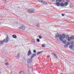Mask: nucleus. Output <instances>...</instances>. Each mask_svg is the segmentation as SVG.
<instances>
[{
  "label": "nucleus",
  "instance_id": "obj_4",
  "mask_svg": "<svg viewBox=\"0 0 74 74\" xmlns=\"http://www.w3.org/2000/svg\"><path fill=\"white\" fill-rule=\"evenodd\" d=\"M5 41V39L2 40H0V45H4L3 43H4Z\"/></svg>",
  "mask_w": 74,
  "mask_h": 74
},
{
  "label": "nucleus",
  "instance_id": "obj_9",
  "mask_svg": "<svg viewBox=\"0 0 74 74\" xmlns=\"http://www.w3.org/2000/svg\"><path fill=\"white\" fill-rule=\"evenodd\" d=\"M32 54V52L30 50H29L27 53V56H30Z\"/></svg>",
  "mask_w": 74,
  "mask_h": 74
},
{
  "label": "nucleus",
  "instance_id": "obj_25",
  "mask_svg": "<svg viewBox=\"0 0 74 74\" xmlns=\"http://www.w3.org/2000/svg\"><path fill=\"white\" fill-rule=\"evenodd\" d=\"M40 53V52H38L37 53V55H39Z\"/></svg>",
  "mask_w": 74,
  "mask_h": 74
},
{
  "label": "nucleus",
  "instance_id": "obj_18",
  "mask_svg": "<svg viewBox=\"0 0 74 74\" xmlns=\"http://www.w3.org/2000/svg\"><path fill=\"white\" fill-rule=\"evenodd\" d=\"M62 42L63 44H66V43H67V41H66V40H64Z\"/></svg>",
  "mask_w": 74,
  "mask_h": 74
},
{
  "label": "nucleus",
  "instance_id": "obj_3",
  "mask_svg": "<svg viewBox=\"0 0 74 74\" xmlns=\"http://www.w3.org/2000/svg\"><path fill=\"white\" fill-rule=\"evenodd\" d=\"M38 1L39 2H41L42 3V4H44V5H45L46 4H47V3L46 2L44 1H42L41 0H39Z\"/></svg>",
  "mask_w": 74,
  "mask_h": 74
},
{
  "label": "nucleus",
  "instance_id": "obj_1",
  "mask_svg": "<svg viewBox=\"0 0 74 74\" xmlns=\"http://www.w3.org/2000/svg\"><path fill=\"white\" fill-rule=\"evenodd\" d=\"M65 36L66 35L65 34H63L62 35L61 34H59V33H57L56 34L55 37L56 38H59L60 41H63V38H65Z\"/></svg>",
  "mask_w": 74,
  "mask_h": 74
},
{
  "label": "nucleus",
  "instance_id": "obj_5",
  "mask_svg": "<svg viewBox=\"0 0 74 74\" xmlns=\"http://www.w3.org/2000/svg\"><path fill=\"white\" fill-rule=\"evenodd\" d=\"M69 40H68L69 41H71V40H73L74 39V36H71V37L69 38Z\"/></svg>",
  "mask_w": 74,
  "mask_h": 74
},
{
  "label": "nucleus",
  "instance_id": "obj_17",
  "mask_svg": "<svg viewBox=\"0 0 74 74\" xmlns=\"http://www.w3.org/2000/svg\"><path fill=\"white\" fill-rule=\"evenodd\" d=\"M60 3L59 2H57L56 3V5H57V6H59L60 5Z\"/></svg>",
  "mask_w": 74,
  "mask_h": 74
},
{
  "label": "nucleus",
  "instance_id": "obj_33",
  "mask_svg": "<svg viewBox=\"0 0 74 74\" xmlns=\"http://www.w3.org/2000/svg\"><path fill=\"white\" fill-rule=\"evenodd\" d=\"M67 45H70V43H69L68 44H67Z\"/></svg>",
  "mask_w": 74,
  "mask_h": 74
},
{
  "label": "nucleus",
  "instance_id": "obj_2",
  "mask_svg": "<svg viewBox=\"0 0 74 74\" xmlns=\"http://www.w3.org/2000/svg\"><path fill=\"white\" fill-rule=\"evenodd\" d=\"M27 12L29 13V14H33L34 12V10H28L27 11Z\"/></svg>",
  "mask_w": 74,
  "mask_h": 74
},
{
  "label": "nucleus",
  "instance_id": "obj_14",
  "mask_svg": "<svg viewBox=\"0 0 74 74\" xmlns=\"http://www.w3.org/2000/svg\"><path fill=\"white\" fill-rule=\"evenodd\" d=\"M60 5L61 7H64V3H60Z\"/></svg>",
  "mask_w": 74,
  "mask_h": 74
},
{
  "label": "nucleus",
  "instance_id": "obj_32",
  "mask_svg": "<svg viewBox=\"0 0 74 74\" xmlns=\"http://www.w3.org/2000/svg\"><path fill=\"white\" fill-rule=\"evenodd\" d=\"M66 1H67V2H69L70 1V0H66Z\"/></svg>",
  "mask_w": 74,
  "mask_h": 74
},
{
  "label": "nucleus",
  "instance_id": "obj_24",
  "mask_svg": "<svg viewBox=\"0 0 74 74\" xmlns=\"http://www.w3.org/2000/svg\"><path fill=\"white\" fill-rule=\"evenodd\" d=\"M42 47H45V46L43 44L42 45Z\"/></svg>",
  "mask_w": 74,
  "mask_h": 74
},
{
  "label": "nucleus",
  "instance_id": "obj_15",
  "mask_svg": "<svg viewBox=\"0 0 74 74\" xmlns=\"http://www.w3.org/2000/svg\"><path fill=\"white\" fill-rule=\"evenodd\" d=\"M16 59H18L19 57V53H18L17 56H16Z\"/></svg>",
  "mask_w": 74,
  "mask_h": 74
},
{
  "label": "nucleus",
  "instance_id": "obj_13",
  "mask_svg": "<svg viewBox=\"0 0 74 74\" xmlns=\"http://www.w3.org/2000/svg\"><path fill=\"white\" fill-rule=\"evenodd\" d=\"M19 74H24V72L23 71H20V72H18Z\"/></svg>",
  "mask_w": 74,
  "mask_h": 74
},
{
  "label": "nucleus",
  "instance_id": "obj_38",
  "mask_svg": "<svg viewBox=\"0 0 74 74\" xmlns=\"http://www.w3.org/2000/svg\"><path fill=\"white\" fill-rule=\"evenodd\" d=\"M61 74H63V73H61Z\"/></svg>",
  "mask_w": 74,
  "mask_h": 74
},
{
  "label": "nucleus",
  "instance_id": "obj_26",
  "mask_svg": "<svg viewBox=\"0 0 74 74\" xmlns=\"http://www.w3.org/2000/svg\"><path fill=\"white\" fill-rule=\"evenodd\" d=\"M36 26H37V27H38L39 26H40V24H37L36 25Z\"/></svg>",
  "mask_w": 74,
  "mask_h": 74
},
{
  "label": "nucleus",
  "instance_id": "obj_23",
  "mask_svg": "<svg viewBox=\"0 0 74 74\" xmlns=\"http://www.w3.org/2000/svg\"><path fill=\"white\" fill-rule=\"evenodd\" d=\"M5 64L7 65H9V64L8 63H7V62H6V63H5Z\"/></svg>",
  "mask_w": 74,
  "mask_h": 74
},
{
  "label": "nucleus",
  "instance_id": "obj_8",
  "mask_svg": "<svg viewBox=\"0 0 74 74\" xmlns=\"http://www.w3.org/2000/svg\"><path fill=\"white\" fill-rule=\"evenodd\" d=\"M32 60H31L30 59H28L27 60V62L28 63H32Z\"/></svg>",
  "mask_w": 74,
  "mask_h": 74
},
{
  "label": "nucleus",
  "instance_id": "obj_36",
  "mask_svg": "<svg viewBox=\"0 0 74 74\" xmlns=\"http://www.w3.org/2000/svg\"><path fill=\"white\" fill-rule=\"evenodd\" d=\"M6 1H7V0H5V2H6Z\"/></svg>",
  "mask_w": 74,
  "mask_h": 74
},
{
  "label": "nucleus",
  "instance_id": "obj_6",
  "mask_svg": "<svg viewBox=\"0 0 74 74\" xmlns=\"http://www.w3.org/2000/svg\"><path fill=\"white\" fill-rule=\"evenodd\" d=\"M19 28L21 30H24V29H25V26H24V25H22Z\"/></svg>",
  "mask_w": 74,
  "mask_h": 74
},
{
  "label": "nucleus",
  "instance_id": "obj_34",
  "mask_svg": "<svg viewBox=\"0 0 74 74\" xmlns=\"http://www.w3.org/2000/svg\"><path fill=\"white\" fill-rule=\"evenodd\" d=\"M56 1H59V0H56Z\"/></svg>",
  "mask_w": 74,
  "mask_h": 74
},
{
  "label": "nucleus",
  "instance_id": "obj_16",
  "mask_svg": "<svg viewBox=\"0 0 74 74\" xmlns=\"http://www.w3.org/2000/svg\"><path fill=\"white\" fill-rule=\"evenodd\" d=\"M68 2H65L64 3V5L65 6H66L67 5H68Z\"/></svg>",
  "mask_w": 74,
  "mask_h": 74
},
{
  "label": "nucleus",
  "instance_id": "obj_35",
  "mask_svg": "<svg viewBox=\"0 0 74 74\" xmlns=\"http://www.w3.org/2000/svg\"><path fill=\"white\" fill-rule=\"evenodd\" d=\"M47 58H49V56H47Z\"/></svg>",
  "mask_w": 74,
  "mask_h": 74
},
{
  "label": "nucleus",
  "instance_id": "obj_7",
  "mask_svg": "<svg viewBox=\"0 0 74 74\" xmlns=\"http://www.w3.org/2000/svg\"><path fill=\"white\" fill-rule=\"evenodd\" d=\"M69 35H66L65 36V40H68L69 41Z\"/></svg>",
  "mask_w": 74,
  "mask_h": 74
},
{
  "label": "nucleus",
  "instance_id": "obj_30",
  "mask_svg": "<svg viewBox=\"0 0 74 74\" xmlns=\"http://www.w3.org/2000/svg\"><path fill=\"white\" fill-rule=\"evenodd\" d=\"M4 62H7V60H5Z\"/></svg>",
  "mask_w": 74,
  "mask_h": 74
},
{
  "label": "nucleus",
  "instance_id": "obj_29",
  "mask_svg": "<svg viewBox=\"0 0 74 74\" xmlns=\"http://www.w3.org/2000/svg\"><path fill=\"white\" fill-rule=\"evenodd\" d=\"M62 1V0H58V2H61Z\"/></svg>",
  "mask_w": 74,
  "mask_h": 74
},
{
  "label": "nucleus",
  "instance_id": "obj_40",
  "mask_svg": "<svg viewBox=\"0 0 74 74\" xmlns=\"http://www.w3.org/2000/svg\"><path fill=\"white\" fill-rule=\"evenodd\" d=\"M69 11H70V10H69Z\"/></svg>",
  "mask_w": 74,
  "mask_h": 74
},
{
  "label": "nucleus",
  "instance_id": "obj_31",
  "mask_svg": "<svg viewBox=\"0 0 74 74\" xmlns=\"http://www.w3.org/2000/svg\"><path fill=\"white\" fill-rule=\"evenodd\" d=\"M39 52L40 53H42V52H43V51H40Z\"/></svg>",
  "mask_w": 74,
  "mask_h": 74
},
{
  "label": "nucleus",
  "instance_id": "obj_37",
  "mask_svg": "<svg viewBox=\"0 0 74 74\" xmlns=\"http://www.w3.org/2000/svg\"><path fill=\"white\" fill-rule=\"evenodd\" d=\"M58 41V39H57V41Z\"/></svg>",
  "mask_w": 74,
  "mask_h": 74
},
{
  "label": "nucleus",
  "instance_id": "obj_11",
  "mask_svg": "<svg viewBox=\"0 0 74 74\" xmlns=\"http://www.w3.org/2000/svg\"><path fill=\"white\" fill-rule=\"evenodd\" d=\"M53 55H54L56 59H58V56H56V54L54 53H53Z\"/></svg>",
  "mask_w": 74,
  "mask_h": 74
},
{
  "label": "nucleus",
  "instance_id": "obj_22",
  "mask_svg": "<svg viewBox=\"0 0 74 74\" xmlns=\"http://www.w3.org/2000/svg\"><path fill=\"white\" fill-rule=\"evenodd\" d=\"M68 47V45H65L64 46V47H65V48H67Z\"/></svg>",
  "mask_w": 74,
  "mask_h": 74
},
{
  "label": "nucleus",
  "instance_id": "obj_10",
  "mask_svg": "<svg viewBox=\"0 0 74 74\" xmlns=\"http://www.w3.org/2000/svg\"><path fill=\"white\" fill-rule=\"evenodd\" d=\"M9 40V38H8V36L6 38L5 43H7V42H8Z\"/></svg>",
  "mask_w": 74,
  "mask_h": 74
},
{
  "label": "nucleus",
  "instance_id": "obj_12",
  "mask_svg": "<svg viewBox=\"0 0 74 74\" xmlns=\"http://www.w3.org/2000/svg\"><path fill=\"white\" fill-rule=\"evenodd\" d=\"M36 56V53H35L33 54L31 58V59H32L34 58V56Z\"/></svg>",
  "mask_w": 74,
  "mask_h": 74
},
{
  "label": "nucleus",
  "instance_id": "obj_19",
  "mask_svg": "<svg viewBox=\"0 0 74 74\" xmlns=\"http://www.w3.org/2000/svg\"><path fill=\"white\" fill-rule=\"evenodd\" d=\"M13 37L14 38H16V36L15 35H13Z\"/></svg>",
  "mask_w": 74,
  "mask_h": 74
},
{
  "label": "nucleus",
  "instance_id": "obj_20",
  "mask_svg": "<svg viewBox=\"0 0 74 74\" xmlns=\"http://www.w3.org/2000/svg\"><path fill=\"white\" fill-rule=\"evenodd\" d=\"M39 38L40 39H41V38H42V37H41V36L39 35Z\"/></svg>",
  "mask_w": 74,
  "mask_h": 74
},
{
  "label": "nucleus",
  "instance_id": "obj_27",
  "mask_svg": "<svg viewBox=\"0 0 74 74\" xmlns=\"http://www.w3.org/2000/svg\"><path fill=\"white\" fill-rule=\"evenodd\" d=\"M33 52H34V53H36V51L35 50H34L33 51Z\"/></svg>",
  "mask_w": 74,
  "mask_h": 74
},
{
  "label": "nucleus",
  "instance_id": "obj_39",
  "mask_svg": "<svg viewBox=\"0 0 74 74\" xmlns=\"http://www.w3.org/2000/svg\"><path fill=\"white\" fill-rule=\"evenodd\" d=\"M70 8H71V7H70Z\"/></svg>",
  "mask_w": 74,
  "mask_h": 74
},
{
  "label": "nucleus",
  "instance_id": "obj_28",
  "mask_svg": "<svg viewBox=\"0 0 74 74\" xmlns=\"http://www.w3.org/2000/svg\"><path fill=\"white\" fill-rule=\"evenodd\" d=\"M62 16H64V15H65V14H62Z\"/></svg>",
  "mask_w": 74,
  "mask_h": 74
},
{
  "label": "nucleus",
  "instance_id": "obj_21",
  "mask_svg": "<svg viewBox=\"0 0 74 74\" xmlns=\"http://www.w3.org/2000/svg\"><path fill=\"white\" fill-rule=\"evenodd\" d=\"M36 41H37V42H40V39H37L36 40Z\"/></svg>",
  "mask_w": 74,
  "mask_h": 74
}]
</instances>
